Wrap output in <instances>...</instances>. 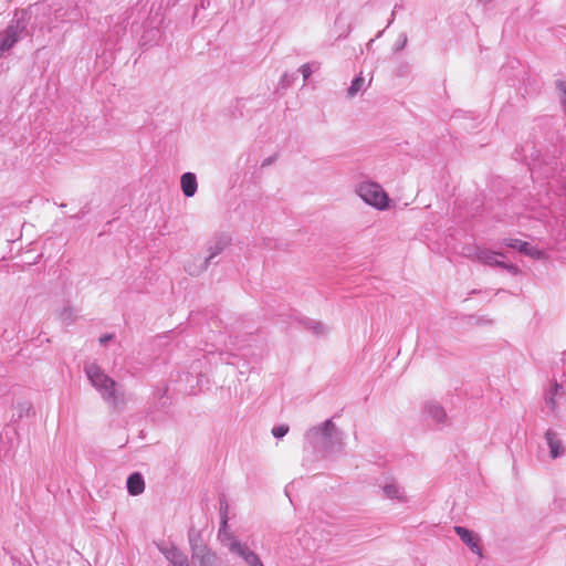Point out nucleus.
<instances>
[{
	"label": "nucleus",
	"mask_w": 566,
	"mask_h": 566,
	"mask_svg": "<svg viewBox=\"0 0 566 566\" xmlns=\"http://www.w3.org/2000/svg\"><path fill=\"white\" fill-rule=\"evenodd\" d=\"M545 440L549 449V455L552 459H557L564 455L565 448L557 433L553 430H547L545 433Z\"/></svg>",
	"instance_id": "11"
},
{
	"label": "nucleus",
	"mask_w": 566,
	"mask_h": 566,
	"mask_svg": "<svg viewBox=\"0 0 566 566\" xmlns=\"http://www.w3.org/2000/svg\"><path fill=\"white\" fill-rule=\"evenodd\" d=\"M563 190H564V193L566 195V182H565V185L563 186Z\"/></svg>",
	"instance_id": "23"
},
{
	"label": "nucleus",
	"mask_w": 566,
	"mask_h": 566,
	"mask_svg": "<svg viewBox=\"0 0 566 566\" xmlns=\"http://www.w3.org/2000/svg\"><path fill=\"white\" fill-rule=\"evenodd\" d=\"M243 562L245 563L247 566H264L260 556L255 552L251 553V555L244 558Z\"/></svg>",
	"instance_id": "19"
},
{
	"label": "nucleus",
	"mask_w": 566,
	"mask_h": 566,
	"mask_svg": "<svg viewBox=\"0 0 566 566\" xmlns=\"http://www.w3.org/2000/svg\"><path fill=\"white\" fill-rule=\"evenodd\" d=\"M316 69V65L306 63L300 67V72L303 75V78L307 80Z\"/></svg>",
	"instance_id": "21"
},
{
	"label": "nucleus",
	"mask_w": 566,
	"mask_h": 566,
	"mask_svg": "<svg viewBox=\"0 0 566 566\" xmlns=\"http://www.w3.org/2000/svg\"><path fill=\"white\" fill-rule=\"evenodd\" d=\"M127 490L133 496L139 495L145 490V481L140 473H133L127 479Z\"/></svg>",
	"instance_id": "14"
},
{
	"label": "nucleus",
	"mask_w": 566,
	"mask_h": 566,
	"mask_svg": "<svg viewBox=\"0 0 566 566\" xmlns=\"http://www.w3.org/2000/svg\"><path fill=\"white\" fill-rule=\"evenodd\" d=\"M227 245L228 240L226 238L220 237L212 240L207 248V255L203 259H199L198 262L195 260L186 263V272L192 276L200 275L209 268L211 260L222 253Z\"/></svg>",
	"instance_id": "4"
},
{
	"label": "nucleus",
	"mask_w": 566,
	"mask_h": 566,
	"mask_svg": "<svg viewBox=\"0 0 566 566\" xmlns=\"http://www.w3.org/2000/svg\"><path fill=\"white\" fill-rule=\"evenodd\" d=\"M158 548L172 566H189L187 556L174 545H158Z\"/></svg>",
	"instance_id": "10"
},
{
	"label": "nucleus",
	"mask_w": 566,
	"mask_h": 566,
	"mask_svg": "<svg viewBox=\"0 0 566 566\" xmlns=\"http://www.w3.org/2000/svg\"><path fill=\"white\" fill-rule=\"evenodd\" d=\"M428 413L437 422H443L447 418L444 410L438 405H430Z\"/></svg>",
	"instance_id": "17"
},
{
	"label": "nucleus",
	"mask_w": 566,
	"mask_h": 566,
	"mask_svg": "<svg viewBox=\"0 0 566 566\" xmlns=\"http://www.w3.org/2000/svg\"><path fill=\"white\" fill-rule=\"evenodd\" d=\"M305 438L311 444L321 446L325 454L340 452L345 444L344 433L332 420L312 427Z\"/></svg>",
	"instance_id": "2"
},
{
	"label": "nucleus",
	"mask_w": 566,
	"mask_h": 566,
	"mask_svg": "<svg viewBox=\"0 0 566 566\" xmlns=\"http://www.w3.org/2000/svg\"><path fill=\"white\" fill-rule=\"evenodd\" d=\"M534 260H546L547 259V253L538 248L537 245H533L528 242H526L524 244V248H523V251L521 252Z\"/></svg>",
	"instance_id": "15"
},
{
	"label": "nucleus",
	"mask_w": 566,
	"mask_h": 566,
	"mask_svg": "<svg viewBox=\"0 0 566 566\" xmlns=\"http://www.w3.org/2000/svg\"><path fill=\"white\" fill-rule=\"evenodd\" d=\"M218 537L224 548H227L230 553L241 557L242 559L249 557V555L254 552L248 545V543L242 542L228 530L226 521L223 522L222 527L219 530Z\"/></svg>",
	"instance_id": "5"
},
{
	"label": "nucleus",
	"mask_w": 566,
	"mask_h": 566,
	"mask_svg": "<svg viewBox=\"0 0 566 566\" xmlns=\"http://www.w3.org/2000/svg\"><path fill=\"white\" fill-rule=\"evenodd\" d=\"M454 533L473 554L478 555L479 557L483 556L481 537L478 533L463 526H454Z\"/></svg>",
	"instance_id": "7"
},
{
	"label": "nucleus",
	"mask_w": 566,
	"mask_h": 566,
	"mask_svg": "<svg viewBox=\"0 0 566 566\" xmlns=\"http://www.w3.org/2000/svg\"><path fill=\"white\" fill-rule=\"evenodd\" d=\"M354 192L366 206L377 211H387L395 206L394 200L384 187L371 179H364L357 182Z\"/></svg>",
	"instance_id": "3"
},
{
	"label": "nucleus",
	"mask_w": 566,
	"mask_h": 566,
	"mask_svg": "<svg viewBox=\"0 0 566 566\" xmlns=\"http://www.w3.org/2000/svg\"><path fill=\"white\" fill-rule=\"evenodd\" d=\"M366 88L365 78L361 75L356 76L347 88V97L354 98Z\"/></svg>",
	"instance_id": "16"
},
{
	"label": "nucleus",
	"mask_w": 566,
	"mask_h": 566,
	"mask_svg": "<svg viewBox=\"0 0 566 566\" xmlns=\"http://www.w3.org/2000/svg\"><path fill=\"white\" fill-rule=\"evenodd\" d=\"M192 558L199 566H222L217 554L205 545L192 544Z\"/></svg>",
	"instance_id": "8"
},
{
	"label": "nucleus",
	"mask_w": 566,
	"mask_h": 566,
	"mask_svg": "<svg viewBox=\"0 0 566 566\" xmlns=\"http://www.w3.org/2000/svg\"><path fill=\"white\" fill-rule=\"evenodd\" d=\"M563 392V387L559 386L558 384H555L552 388H551V392H549V402L554 406L556 403V398L562 395Z\"/></svg>",
	"instance_id": "22"
},
{
	"label": "nucleus",
	"mask_w": 566,
	"mask_h": 566,
	"mask_svg": "<svg viewBox=\"0 0 566 566\" xmlns=\"http://www.w3.org/2000/svg\"><path fill=\"white\" fill-rule=\"evenodd\" d=\"M84 371L90 384L109 406L115 409H120L124 406V395L117 388L115 380L105 374L97 364L87 363Z\"/></svg>",
	"instance_id": "1"
},
{
	"label": "nucleus",
	"mask_w": 566,
	"mask_h": 566,
	"mask_svg": "<svg viewBox=\"0 0 566 566\" xmlns=\"http://www.w3.org/2000/svg\"><path fill=\"white\" fill-rule=\"evenodd\" d=\"M19 39L18 27H9L1 35L0 51L10 50Z\"/></svg>",
	"instance_id": "13"
},
{
	"label": "nucleus",
	"mask_w": 566,
	"mask_h": 566,
	"mask_svg": "<svg viewBox=\"0 0 566 566\" xmlns=\"http://www.w3.org/2000/svg\"><path fill=\"white\" fill-rule=\"evenodd\" d=\"M317 325L319 326L321 331H324V329H325V327H324V326H322L321 324H317Z\"/></svg>",
	"instance_id": "24"
},
{
	"label": "nucleus",
	"mask_w": 566,
	"mask_h": 566,
	"mask_svg": "<svg viewBox=\"0 0 566 566\" xmlns=\"http://www.w3.org/2000/svg\"><path fill=\"white\" fill-rule=\"evenodd\" d=\"M470 256L474 258L479 262L490 265V266H500L505 270H507L511 274L516 275L520 273V270L516 265L511 263H505L500 260L502 256L501 253L494 252L492 250H489L486 248L476 247L473 249V251L470 253Z\"/></svg>",
	"instance_id": "6"
},
{
	"label": "nucleus",
	"mask_w": 566,
	"mask_h": 566,
	"mask_svg": "<svg viewBox=\"0 0 566 566\" xmlns=\"http://www.w3.org/2000/svg\"><path fill=\"white\" fill-rule=\"evenodd\" d=\"M180 188L187 198H191L198 190L197 177L193 172H185L180 177Z\"/></svg>",
	"instance_id": "12"
},
{
	"label": "nucleus",
	"mask_w": 566,
	"mask_h": 566,
	"mask_svg": "<svg viewBox=\"0 0 566 566\" xmlns=\"http://www.w3.org/2000/svg\"><path fill=\"white\" fill-rule=\"evenodd\" d=\"M503 243L507 248H512V249L517 250L518 252H522L526 241H522L516 238H509V239H505Z\"/></svg>",
	"instance_id": "18"
},
{
	"label": "nucleus",
	"mask_w": 566,
	"mask_h": 566,
	"mask_svg": "<svg viewBox=\"0 0 566 566\" xmlns=\"http://www.w3.org/2000/svg\"><path fill=\"white\" fill-rule=\"evenodd\" d=\"M382 494L390 500H396L399 503H407L409 501L403 488L392 479H386L381 484Z\"/></svg>",
	"instance_id": "9"
},
{
	"label": "nucleus",
	"mask_w": 566,
	"mask_h": 566,
	"mask_svg": "<svg viewBox=\"0 0 566 566\" xmlns=\"http://www.w3.org/2000/svg\"><path fill=\"white\" fill-rule=\"evenodd\" d=\"M271 432L275 438L281 439L289 432V426H286V424L275 426L272 428Z\"/></svg>",
	"instance_id": "20"
}]
</instances>
